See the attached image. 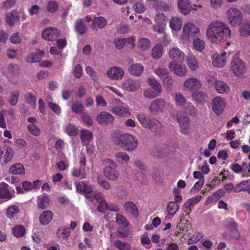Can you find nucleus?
Listing matches in <instances>:
<instances>
[{"instance_id":"nucleus-36","label":"nucleus","mask_w":250,"mask_h":250,"mask_svg":"<svg viewBox=\"0 0 250 250\" xmlns=\"http://www.w3.org/2000/svg\"><path fill=\"white\" fill-rule=\"evenodd\" d=\"M161 92L152 88H147L143 90V96L146 99H152L159 96Z\"/></svg>"},{"instance_id":"nucleus-31","label":"nucleus","mask_w":250,"mask_h":250,"mask_svg":"<svg viewBox=\"0 0 250 250\" xmlns=\"http://www.w3.org/2000/svg\"><path fill=\"white\" fill-rule=\"evenodd\" d=\"M191 96L194 101L200 104L205 103L207 99L205 93L198 90L192 92Z\"/></svg>"},{"instance_id":"nucleus-38","label":"nucleus","mask_w":250,"mask_h":250,"mask_svg":"<svg viewBox=\"0 0 250 250\" xmlns=\"http://www.w3.org/2000/svg\"><path fill=\"white\" fill-rule=\"evenodd\" d=\"M124 208L125 210L135 216L138 215V210L137 208L136 205L132 202L127 201L124 204Z\"/></svg>"},{"instance_id":"nucleus-17","label":"nucleus","mask_w":250,"mask_h":250,"mask_svg":"<svg viewBox=\"0 0 250 250\" xmlns=\"http://www.w3.org/2000/svg\"><path fill=\"white\" fill-rule=\"evenodd\" d=\"M103 173L104 177L110 181H116L120 177L117 166H105L104 168Z\"/></svg>"},{"instance_id":"nucleus-45","label":"nucleus","mask_w":250,"mask_h":250,"mask_svg":"<svg viewBox=\"0 0 250 250\" xmlns=\"http://www.w3.org/2000/svg\"><path fill=\"white\" fill-rule=\"evenodd\" d=\"M116 161L118 163H127L130 160L129 156L125 152H118L115 155Z\"/></svg>"},{"instance_id":"nucleus-18","label":"nucleus","mask_w":250,"mask_h":250,"mask_svg":"<svg viewBox=\"0 0 250 250\" xmlns=\"http://www.w3.org/2000/svg\"><path fill=\"white\" fill-rule=\"evenodd\" d=\"M60 31L55 27H48L42 32V37L43 39L47 41H53L58 38Z\"/></svg>"},{"instance_id":"nucleus-61","label":"nucleus","mask_w":250,"mask_h":250,"mask_svg":"<svg viewBox=\"0 0 250 250\" xmlns=\"http://www.w3.org/2000/svg\"><path fill=\"white\" fill-rule=\"evenodd\" d=\"M72 175L74 177L83 178L85 177L84 169L83 168L74 167L72 170Z\"/></svg>"},{"instance_id":"nucleus-40","label":"nucleus","mask_w":250,"mask_h":250,"mask_svg":"<svg viewBox=\"0 0 250 250\" xmlns=\"http://www.w3.org/2000/svg\"><path fill=\"white\" fill-rule=\"evenodd\" d=\"M8 185L4 183H0V198L9 199L11 197V193L8 189Z\"/></svg>"},{"instance_id":"nucleus-3","label":"nucleus","mask_w":250,"mask_h":250,"mask_svg":"<svg viewBox=\"0 0 250 250\" xmlns=\"http://www.w3.org/2000/svg\"><path fill=\"white\" fill-rule=\"evenodd\" d=\"M115 144L120 146L127 151H132L136 149L138 146L137 139L132 135L125 133L115 138Z\"/></svg>"},{"instance_id":"nucleus-9","label":"nucleus","mask_w":250,"mask_h":250,"mask_svg":"<svg viewBox=\"0 0 250 250\" xmlns=\"http://www.w3.org/2000/svg\"><path fill=\"white\" fill-rule=\"evenodd\" d=\"M141 87L140 81L132 78H127L122 83V88L125 91L134 92Z\"/></svg>"},{"instance_id":"nucleus-33","label":"nucleus","mask_w":250,"mask_h":250,"mask_svg":"<svg viewBox=\"0 0 250 250\" xmlns=\"http://www.w3.org/2000/svg\"><path fill=\"white\" fill-rule=\"evenodd\" d=\"M186 63L189 69L191 71H195L199 67L198 60L193 55H189L187 57Z\"/></svg>"},{"instance_id":"nucleus-19","label":"nucleus","mask_w":250,"mask_h":250,"mask_svg":"<svg viewBox=\"0 0 250 250\" xmlns=\"http://www.w3.org/2000/svg\"><path fill=\"white\" fill-rule=\"evenodd\" d=\"M226 55L227 53L226 52H223L220 54L217 53L213 54L211 57L212 65L217 67H222L224 66L227 62L225 58Z\"/></svg>"},{"instance_id":"nucleus-55","label":"nucleus","mask_w":250,"mask_h":250,"mask_svg":"<svg viewBox=\"0 0 250 250\" xmlns=\"http://www.w3.org/2000/svg\"><path fill=\"white\" fill-rule=\"evenodd\" d=\"M27 127L28 132L34 136H39L41 134L40 129L35 124H29Z\"/></svg>"},{"instance_id":"nucleus-8","label":"nucleus","mask_w":250,"mask_h":250,"mask_svg":"<svg viewBox=\"0 0 250 250\" xmlns=\"http://www.w3.org/2000/svg\"><path fill=\"white\" fill-rule=\"evenodd\" d=\"M230 70L235 76H241L245 74V65L239 58L234 57L230 62Z\"/></svg>"},{"instance_id":"nucleus-22","label":"nucleus","mask_w":250,"mask_h":250,"mask_svg":"<svg viewBox=\"0 0 250 250\" xmlns=\"http://www.w3.org/2000/svg\"><path fill=\"white\" fill-rule=\"evenodd\" d=\"M177 6L179 11L185 15L189 13L192 9V5L189 0H178Z\"/></svg>"},{"instance_id":"nucleus-23","label":"nucleus","mask_w":250,"mask_h":250,"mask_svg":"<svg viewBox=\"0 0 250 250\" xmlns=\"http://www.w3.org/2000/svg\"><path fill=\"white\" fill-rule=\"evenodd\" d=\"M111 110L113 114L120 117H128L131 115V112L127 106H115L112 107Z\"/></svg>"},{"instance_id":"nucleus-12","label":"nucleus","mask_w":250,"mask_h":250,"mask_svg":"<svg viewBox=\"0 0 250 250\" xmlns=\"http://www.w3.org/2000/svg\"><path fill=\"white\" fill-rule=\"evenodd\" d=\"M14 152L12 148L8 146L0 147V165L7 164L12 159Z\"/></svg>"},{"instance_id":"nucleus-21","label":"nucleus","mask_w":250,"mask_h":250,"mask_svg":"<svg viewBox=\"0 0 250 250\" xmlns=\"http://www.w3.org/2000/svg\"><path fill=\"white\" fill-rule=\"evenodd\" d=\"M168 56L172 61L183 62L185 59V53L177 47L171 48L168 51Z\"/></svg>"},{"instance_id":"nucleus-48","label":"nucleus","mask_w":250,"mask_h":250,"mask_svg":"<svg viewBox=\"0 0 250 250\" xmlns=\"http://www.w3.org/2000/svg\"><path fill=\"white\" fill-rule=\"evenodd\" d=\"M138 46L139 49L143 51L148 49L150 46V41L146 38L140 39L139 41Z\"/></svg>"},{"instance_id":"nucleus-11","label":"nucleus","mask_w":250,"mask_h":250,"mask_svg":"<svg viewBox=\"0 0 250 250\" xmlns=\"http://www.w3.org/2000/svg\"><path fill=\"white\" fill-rule=\"evenodd\" d=\"M182 62H178L171 61L168 65V67L171 71L174 74L179 77L185 76L188 72L187 67Z\"/></svg>"},{"instance_id":"nucleus-7","label":"nucleus","mask_w":250,"mask_h":250,"mask_svg":"<svg viewBox=\"0 0 250 250\" xmlns=\"http://www.w3.org/2000/svg\"><path fill=\"white\" fill-rule=\"evenodd\" d=\"M176 119L179 126L180 132L185 135H189L191 124L189 117L182 112H179L177 113Z\"/></svg>"},{"instance_id":"nucleus-13","label":"nucleus","mask_w":250,"mask_h":250,"mask_svg":"<svg viewBox=\"0 0 250 250\" xmlns=\"http://www.w3.org/2000/svg\"><path fill=\"white\" fill-rule=\"evenodd\" d=\"M106 74L109 79L118 81L123 78L125 72L122 68L119 66H112L107 70Z\"/></svg>"},{"instance_id":"nucleus-50","label":"nucleus","mask_w":250,"mask_h":250,"mask_svg":"<svg viewBox=\"0 0 250 250\" xmlns=\"http://www.w3.org/2000/svg\"><path fill=\"white\" fill-rule=\"evenodd\" d=\"M176 105L177 106L183 107L186 103L187 100L185 96L180 93L175 94L174 97Z\"/></svg>"},{"instance_id":"nucleus-43","label":"nucleus","mask_w":250,"mask_h":250,"mask_svg":"<svg viewBox=\"0 0 250 250\" xmlns=\"http://www.w3.org/2000/svg\"><path fill=\"white\" fill-rule=\"evenodd\" d=\"M163 53V48L161 44H157L152 49L151 56L154 59H160Z\"/></svg>"},{"instance_id":"nucleus-20","label":"nucleus","mask_w":250,"mask_h":250,"mask_svg":"<svg viewBox=\"0 0 250 250\" xmlns=\"http://www.w3.org/2000/svg\"><path fill=\"white\" fill-rule=\"evenodd\" d=\"M96 120L100 125H107L112 124L114 121V118L110 113L102 111L97 115Z\"/></svg>"},{"instance_id":"nucleus-60","label":"nucleus","mask_w":250,"mask_h":250,"mask_svg":"<svg viewBox=\"0 0 250 250\" xmlns=\"http://www.w3.org/2000/svg\"><path fill=\"white\" fill-rule=\"evenodd\" d=\"M154 73L162 80L167 77L168 74V71L166 68L158 67L154 70Z\"/></svg>"},{"instance_id":"nucleus-41","label":"nucleus","mask_w":250,"mask_h":250,"mask_svg":"<svg viewBox=\"0 0 250 250\" xmlns=\"http://www.w3.org/2000/svg\"><path fill=\"white\" fill-rule=\"evenodd\" d=\"M70 229L66 227L60 228L57 232V237L60 239H66L70 235Z\"/></svg>"},{"instance_id":"nucleus-39","label":"nucleus","mask_w":250,"mask_h":250,"mask_svg":"<svg viewBox=\"0 0 250 250\" xmlns=\"http://www.w3.org/2000/svg\"><path fill=\"white\" fill-rule=\"evenodd\" d=\"M9 171L13 174L22 175L24 173L25 169L24 166L21 164L16 163L11 166Z\"/></svg>"},{"instance_id":"nucleus-52","label":"nucleus","mask_w":250,"mask_h":250,"mask_svg":"<svg viewBox=\"0 0 250 250\" xmlns=\"http://www.w3.org/2000/svg\"><path fill=\"white\" fill-rule=\"evenodd\" d=\"M148 84L153 89H155L157 91H162V86L155 78H149L147 80Z\"/></svg>"},{"instance_id":"nucleus-62","label":"nucleus","mask_w":250,"mask_h":250,"mask_svg":"<svg viewBox=\"0 0 250 250\" xmlns=\"http://www.w3.org/2000/svg\"><path fill=\"white\" fill-rule=\"evenodd\" d=\"M224 2V0H209V5L213 9H218L222 6Z\"/></svg>"},{"instance_id":"nucleus-34","label":"nucleus","mask_w":250,"mask_h":250,"mask_svg":"<svg viewBox=\"0 0 250 250\" xmlns=\"http://www.w3.org/2000/svg\"><path fill=\"white\" fill-rule=\"evenodd\" d=\"M53 217V213L50 210H46L41 214L40 222L42 225H46L50 223Z\"/></svg>"},{"instance_id":"nucleus-1","label":"nucleus","mask_w":250,"mask_h":250,"mask_svg":"<svg viewBox=\"0 0 250 250\" xmlns=\"http://www.w3.org/2000/svg\"><path fill=\"white\" fill-rule=\"evenodd\" d=\"M75 185L77 192L85 193L86 203L91 209L96 207L95 201L99 204L97 207L98 211L103 212L107 208V203L101 192L93 191L92 187L83 182H75Z\"/></svg>"},{"instance_id":"nucleus-35","label":"nucleus","mask_w":250,"mask_h":250,"mask_svg":"<svg viewBox=\"0 0 250 250\" xmlns=\"http://www.w3.org/2000/svg\"><path fill=\"white\" fill-rule=\"evenodd\" d=\"M182 20L179 17H172L169 21V27L172 30H180L182 27Z\"/></svg>"},{"instance_id":"nucleus-32","label":"nucleus","mask_w":250,"mask_h":250,"mask_svg":"<svg viewBox=\"0 0 250 250\" xmlns=\"http://www.w3.org/2000/svg\"><path fill=\"white\" fill-rule=\"evenodd\" d=\"M93 136L92 132L85 129H82L80 133L81 140L83 145H87L93 139Z\"/></svg>"},{"instance_id":"nucleus-47","label":"nucleus","mask_w":250,"mask_h":250,"mask_svg":"<svg viewBox=\"0 0 250 250\" xmlns=\"http://www.w3.org/2000/svg\"><path fill=\"white\" fill-rule=\"evenodd\" d=\"M12 232L14 236L21 238L25 234V229L22 226L17 225L13 228Z\"/></svg>"},{"instance_id":"nucleus-24","label":"nucleus","mask_w":250,"mask_h":250,"mask_svg":"<svg viewBox=\"0 0 250 250\" xmlns=\"http://www.w3.org/2000/svg\"><path fill=\"white\" fill-rule=\"evenodd\" d=\"M106 20L103 17H96L92 20V24L91 28L96 31L99 29L104 28L107 24Z\"/></svg>"},{"instance_id":"nucleus-59","label":"nucleus","mask_w":250,"mask_h":250,"mask_svg":"<svg viewBox=\"0 0 250 250\" xmlns=\"http://www.w3.org/2000/svg\"><path fill=\"white\" fill-rule=\"evenodd\" d=\"M75 30L77 33L80 34H83L85 32L86 27L82 20H79L77 21L75 25Z\"/></svg>"},{"instance_id":"nucleus-53","label":"nucleus","mask_w":250,"mask_h":250,"mask_svg":"<svg viewBox=\"0 0 250 250\" xmlns=\"http://www.w3.org/2000/svg\"><path fill=\"white\" fill-rule=\"evenodd\" d=\"M179 208L177 203L170 202L167 206V211L169 215L173 216L178 211Z\"/></svg>"},{"instance_id":"nucleus-58","label":"nucleus","mask_w":250,"mask_h":250,"mask_svg":"<svg viewBox=\"0 0 250 250\" xmlns=\"http://www.w3.org/2000/svg\"><path fill=\"white\" fill-rule=\"evenodd\" d=\"M114 245L120 250H129L131 249V246L128 243L118 240L114 241Z\"/></svg>"},{"instance_id":"nucleus-10","label":"nucleus","mask_w":250,"mask_h":250,"mask_svg":"<svg viewBox=\"0 0 250 250\" xmlns=\"http://www.w3.org/2000/svg\"><path fill=\"white\" fill-rule=\"evenodd\" d=\"M167 105L166 101L162 98L155 99L151 101L148 107L149 112L152 114H156L163 112Z\"/></svg>"},{"instance_id":"nucleus-57","label":"nucleus","mask_w":250,"mask_h":250,"mask_svg":"<svg viewBox=\"0 0 250 250\" xmlns=\"http://www.w3.org/2000/svg\"><path fill=\"white\" fill-rule=\"evenodd\" d=\"M19 96V91L15 90L12 92L9 97L8 101L11 105H15L17 104Z\"/></svg>"},{"instance_id":"nucleus-25","label":"nucleus","mask_w":250,"mask_h":250,"mask_svg":"<svg viewBox=\"0 0 250 250\" xmlns=\"http://www.w3.org/2000/svg\"><path fill=\"white\" fill-rule=\"evenodd\" d=\"M144 69V67L142 64L135 63L129 66L128 71L130 75L136 77H139L142 75Z\"/></svg>"},{"instance_id":"nucleus-64","label":"nucleus","mask_w":250,"mask_h":250,"mask_svg":"<svg viewBox=\"0 0 250 250\" xmlns=\"http://www.w3.org/2000/svg\"><path fill=\"white\" fill-rule=\"evenodd\" d=\"M96 105L98 107H105L107 104V103L104 98L100 95L96 96Z\"/></svg>"},{"instance_id":"nucleus-63","label":"nucleus","mask_w":250,"mask_h":250,"mask_svg":"<svg viewBox=\"0 0 250 250\" xmlns=\"http://www.w3.org/2000/svg\"><path fill=\"white\" fill-rule=\"evenodd\" d=\"M83 106L80 102H74L71 106L72 110L76 113H81L83 111Z\"/></svg>"},{"instance_id":"nucleus-44","label":"nucleus","mask_w":250,"mask_h":250,"mask_svg":"<svg viewBox=\"0 0 250 250\" xmlns=\"http://www.w3.org/2000/svg\"><path fill=\"white\" fill-rule=\"evenodd\" d=\"M64 131L70 136H76L78 133V128L73 124H69L64 127Z\"/></svg>"},{"instance_id":"nucleus-6","label":"nucleus","mask_w":250,"mask_h":250,"mask_svg":"<svg viewBox=\"0 0 250 250\" xmlns=\"http://www.w3.org/2000/svg\"><path fill=\"white\" fill-rule=\"evenodd\" d=\"M200 34L199 28L194 23L188 22L183 26L182 38L183 41L189 42L191 38Z\"/></svg>"},{"instance_id":"nucleus-49","label":"nucleus","mask_w":250,"mask_h":250,"mask_svg":"<svg viewBox=\"0 0 250 250\" xmlns=\"http://www.w3.org/2000/svg\"><path fill=\"white\" fill-rule=\"evenodd\" d=\"M49 202V199L47 196H40L38 198V206L40 208L44 209Z\"/></svg>"},{"instance_id":"nucleus-51","label":"nucleus","mask_w":250,"mask_h":250,"mask_svg":"<svg viewBox=\"0 0 250 250\" xmlns=\"http://www.w3.org/2000/svg\"><path fill=\"white\" fill-rule=\"evenodd\" d=\"M20 211V208L18 206L16 205H12L9 206L6 212V215L8 218H12L14 217L16 214Z\"/></svg>"},{"instance_id":"nucleus-16","label":"nucleus","mask_w":250,"mask_h":250,"mask_svg":"<svg viewBox=\"0 0 250 250\" xmlns=\"http://www.w3.org/2000/svg\"><path fill=\"white\" fill-rule=\"evenodd\" d=\"M212 110L217 115L221 114L226 106V100L220 96L215 97L212 101Z\"/></svg>"},{"instance_id":"nucleus-27","label":"nucleus","mask_w":250,"mask_h":250,"mask_svg":"<svg viewBox=\"0 0 250 250\" xmlns=\"http://www.w3.org/2000/svg\"><path fill=\"white\" fill-rule=\"evenodd\" d=\"M20 21V17L16 11H11L6 14L5 21L10 26H13Z\"/></svg>"},{"instance_id":"nucleus-30","label":"nucleus","mask_w":250,"mask_h":250,"mask_svg":"<svg viewBox=\"0 0 250 250\" xmlns=\"http://www.w3.org/2000/svg\"><path fill=\"white\" fill-rule=\"evenodd\" d=\"M153 7L156 11L168 12L171 9L172 5L170 3L165 1H159L155 2Z\"/></svg>"},{"instance_id":"nucleus-28","label":"nucleus","mask_w":250,"mask_h":250,"mask_svg":"<svg viewBox=\"0 0 250 250\" xmlns=\"http://www.w3.org/2000/svg\"><path fill=\"white\" fill-rule=\"evenodd\" d=\"M245 191L250 194V179L243 180L235 185V192Z\"/></svg>"},{"instance_id":"nucleus-56","label":"nucleus","mask_w":250,"mask_h":250,"mask_svg":"<svg viewBox=\"0 0 250 250\" xmlns=\"http://www.w3.org/2000/svg\"><path fill=\"white\" fill-rule=\"evenodd\" d=\"M58 8L59 5L57 2L54 0L49 1L46 5V10L50 13L56 12Z\"/></svg>"},{"instance_id":"nucleus-54","label":"nucleus","mask_w":250,"mask_h":250,"mask_svg":"<svg viewBox=\"0 0 250 250\" xmlns=\"http://www.w3.org/2000/svg\"><path fill=\"white\" fill-rule=\"evenodd\" d=\"M240 33L242 36L246 37L250 35V22H245L241 24Z\"/></svg>"},{"instance_id":"nucleus-15","label":"nucleus","mask_w":250,"mask_h":250,"mask_svg":"<svg viewBox=\"0 0 250 250\" xmlns=\"http://www.w3.org/2000/svg\"><path fill=\"white\" fill-rule=\"evenodd\" d=\"M183 85L185 90L192 91L200 89L202 87V83L199 79L192 77L187 79Z\"/></svg>"},{"instance_id":"nucleus-2","label":"nucleus","mask_w":250,"mask_h":250,"mask_svg":"<svg viewBox=\"0 0 250 250\" xmlns=\"http://www.w3.org/2000/svg\"><path fill=\"white\" fill-rule=\"evenodd\" d=\"M231 30L229 26L221 21L211 22L206 30V37L210 42L218 44L223 40L229 38Z\"/></svg>"},{"instance_id":"nucleus-14","label":"nucleus","mask_w":250,"mask_h":250,"mask_svg":"<svg viewBox=\"0 0 250 250\" xmlns=\"http://www.w3.org/2000/svg\"><path fill=\"white\" fill-rule=\"evenodd\" d=\"M116 221L120 226L118 229V232L121 235V237H125L128 234L127 226L128 223L126 218L122 215L117 214L116 217Z\"/></svg>"},{"instance_id":"nucleus-29","label":"nucleus","mask_w":250,"mask_h":250,"mask_svg":"<svg viewBox=\"0 0 250 250\" xmlns=\"http://www.w3.org/2000/svg\"><path fill=\"white\" fill-rule=\"evenodd\" d=\"M215 88L216 91L219 94H225L230 91L229 85L224 81L217 80L215 82Z\"/></svg>"},{"instance_id":"nucleus-5","label":"nucleus","mask_w":250,"mask_h":250,"mask_svg":"<svg viewBox=\"0 0 250 250\" xmlns=\"http://www.w3.org/2000/svg\"><path fill=\"white\" fill-rule=\"evenodd\" d=\"M228 23L232 27L239 26L243 20L242 13L240 10L235 7H230L226 13Z\"/></svg>"},{"instance_id":"nucleus-46","label":"nucleus","mask_w":250,"mask_h":250,"mask_svg":"<svg viewBox=\"0 0 250 250\" xmlns=\"http://www.w3.org/2000/svg\"><path fill=\"white\" fill-rule=\"evenodd\" d=\"M192 44L193 49L199 52H202L205 47V42L199 38L195 39Z\"/></svg>"},{"instance_id":"nucleus-4","label":"nucleus","mask_w":250,"mask_h":250,"mask_svg":"<svg viewBox=\"0 0 250 250\" xmlns=\"http://www.w3.org/2000/svg\"><path fill=\"white\" fill-rule=\"evenodd\" d=\"M136 118L141 126L145 128L157 130L161 127V123L159 121L148 117L145 113H137Z\"/></svg>"},{"instance_id":"nucleus-42","label":"nucleus","mask_w":250,"mask_h":250,"mask_svg":"<svg viewBox=\"0 0 250 250\" xmlns=\"http://www.w3.org/2000/svg\"><path fill=\"white\" fill-rule=\"evenodd\" d=\"M204 233L199 231H195L188 239L187 244L188 245H192L198 242L201 239L204 237Z\"/></svg>"},{"instance_id":"nucleus-37","label":"nucleus","mask_w":250,"mask_h":250,"mask_svg":"<svg viewBox=\"0 0 250 250\" xmlns=\"http://www.w3.org/2000/svg\"><path fill=\"white\" fill-rule=\"evenodd\" d=\"M44 55L41 50H37L35 53L29 54L27 57V61L29 63H34L39 62Z\"/></svg>"},{"instance_id":"nucleus-26","label":"nucleus","mask_w":250,"mask_h":250,"mask_svg":"<svg viewBox=\"0 0 250 250\" xmlns=\"http://www.w3.org/2000/svg\"><path fill=\"white\" fill-rule=\"evenodd\" d=\"M202 198L201 195H196L189 199L184 204L183 208L188 214H189L191 211V208L198 204L201 201Z\"/></svg>"}]
</instances>
